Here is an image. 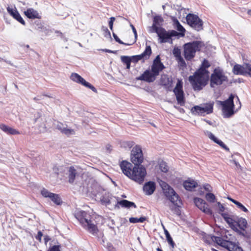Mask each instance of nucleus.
Returning <instances> with one entry per match:
<instances>
[{"label": "nucleus", "mask_w": 251, "mask_h": 251, "mask_svg": "<svg viewBox=\"0 0 251 251\" xmlns=\"http://www.w3.org/2000/svg\"><path fill=\"white\" fill-rule=\"evenodd\" d=\"M194 202L195 205L204 213L209 215L212 214L211 210L208 208V204L202 199L196 198L194 199Z\"/></svg>", "instance_id": "nucleus-15"}, {"label": "nucleus", "mask_w": 251, "mask_h": 251, "mask_svg": "<svg viewBox=\"0 0 251 251\" xmlns=\"http://www.w3.org/2000/svg\"><path fill=\"white\" fill-rule=\"evenodd\" d=\"M186 19L188 24L195 30L200 31L202 29L203 22L197 15L189 14Z\"/></svg>", "instance_id": "nucleus-10"}, {"label": "nucleus", "mask_w": 251, "mask_h": 251, "mask_svg": "<svg viewBox=\"0 0 251 251\" xmlns=\"http://www.w3.org/2000/svg\"><path fill=\"white\" fill-rule=\"evenodd\" d=\"M227 81L228 78L223 70L219 68L214 70L210 79V85L211 87L214 88Z\"/></svg>", "instance_id": "nucleus-6"}, {"label": "nucleus", "mask_w": 251, "mask_h": 251, "mask_svg": "<svg viewBox=\"0 0 251 251\" xmlns=\"http://www.w3.org/2000/svg\"><path fill=\"white\" fill-rule=\"evenodd\" d=\"M165 68L164 64L161 62L159 55H157L153 61L152 65L151 66V71L155 75H159V73Z\"/></svg>", "instance_id": "nucleus-14"}, {"label": "nucleus", "mask_w": 251, "mask_h": 251, "mask_svg": "<svg viewBox=\"0 0 251 251\" xmlns=\"http://www.w3.org/2000/svg\"><path fill=\"white\" fill-rule=\"evenodd\" d=\"M130 26L132 29V31L134 33V36H135V39H137V31H136V30L135 28V27L132 25V24H130Z\"/></svg>", "instance_id": "nucleus-54"}, {"label": "nucleus", "mask_w": 251, "mask_h": 251, "mask_svg": "<svg viewBox=\"0 0 251 251\" xmlns=\"http://www.w3.org/2000/svg\"><path fill=\"white\" fill-rule=\"evenodd\" d=\"M169 84V78H164V85L166 86V85H168Z\"/></svg>", "instance_id": "nucleus-58"}, {"label": "nucleus", "mask_w": 251, "mask_h": 251, "mask_svg": "<svg viewBox=\"0 0 251 251\" xmlns=\"http://www.w3.org/2000/svg\"><path fill=\"white\" fill-rule=\"evenodd\" d=\"M151 49L150 46H147L144 52L139 55L132 56L131 57L132 62L136 63L138 61L143 59H148L151 54Z\"/></svg>", "instance_id": "nucleus-17"}, {"label": "nucleus", "mask_w": 251, "mask_h": 251, "mask_svg": "<svg viewBox=\"0 0 251 251\" xmlns=\"http://www.w3.org/2000/svg\"><path fill=\"white\" fill-rule=\"evenodd\" d=\"M43 236V233L41 231H39L38 232L37 235L35 236V238L38 240L40 242H41L42 237Z\"/></svg>", "instance_id": "nucleus-49"}, {"label": "nucleus", "mask_w": 251, "mask_h": 251, "mask_svg": "<svg viewBox=\"0 0 251 251\" xmlns=\"http://www.w3.org/2000/svg\"><path fill=\"white\" fill-rule=\"evenodd\" d=\"M77 174V171L74 167H70L69 168L68 176V181L70 183H73L74 182Z\"/></svg>", "instance_id": "nucleus-26"}, {"label": "nucleus", "mask_w": 251, "mask_h": 251, "mask_svg": "<svg viewBox=\"0 0 251 251\" xmlns=\"http://www.w3.org/2000/svg\"><path fill=\"white\" fill-rule=\"evenodd\" d=\"M155 189V184L154 182L149 181L146 183L143 186V191L147 195H151Z\"/></svg>", "instance_id": "nucleus-21"}, {"label": "nucleus", "mask_w": 251, "mask_h": 251, "mask_svg": "<svg viewBox=\"0 0 251 251\" xmlns=\"http://www.w3.org/2000/svg\"><path fill=\"white\" fill-rule=\"evenodd\" d=\"M210 66L209 62L204 59L200 68L189 77V80L195 91L201 90L206 85L209 78V72L206 69Z\"/></svg>", "instance_id": "nucleus-1"}, {"label": "nucleus", "mask_w": 251, "mask_h": 251, "mask_svg": "<svg viewBox=\"0 0 251 251\" xmlns=\"http://www.w3.org/2000/svg\"><path fill=\"white\" fill-rule=\"evenodd\" d=\"M44 239L45 244L47 245L48 242L50 240V238L48 235H45Z\"/></svg>", "instance_id": "nucleus-56"}, {"label": "nucleus", "mask_w": 251, "mask_h": 251, "mask_svg": "<svg viewBox=\"0 0 251 251\" xmlns=\"http://www.w3.org/2000/svg\"><path fill=\"white\" fill-rule=\"evenodd\" d=\"M217 204L219 208V213L223 212L225 210L224 206L220 202H217Z\"/></svg>", "instance_id": "nucleus-53"}, {"label": "nucleus", "mask_w": 251, "mask_h": 251, "mask_svg": "<svg viewBox=\"0 0 251 251\" xmlns=\"http://www.w3.org/2000/svg\"><path fill=\"white\" fill-rule=\"evenodd\" d=\"M246 70L245 76H249L251 77V64L245 63Z\"/></svg>", "instance_id": "nucleus-40"}, {"label": "nucleus", "mask_w": 251, "mask_h": 251, "mask_svg": "<svg viewBox=\"0 0 251 251\" xmlns=\"http://www.w3.org/2000/svg\"><path fill=\"white\" fill-rule=\"evenodd\" d=\"M153 32L157 34L161 43H169L172 44L173 43L172 38L178 35V32L174 30L167 31L164 28H159Z\"/></svg>", "instance_id": "nucleus-7"}, {"label": "nucleus", "mask_w": 251, "mask_h": 251, "mask_svg": "<svg viewBox=\"0 0 251 251\" xmlns=\"http://www.w3.org/2000/svg\"><path fill=\"white\" fill-rule=\"evenodd\" d=\"M106 52H112V51L109 50H107V49H105L104 50Z\"/></svg>", "instance_id": "nucleus-62"}, {"label": "nucleus", "mask_w": 251, "mask_h": 251, "mask_svg": "<svg viewBox=\"0 0 251 251\" xmlns=\"http://www.w3.org/2000/svg\"><path fill=\"white\" fill-rule=\"evenodd\" d=\"M173 53L176 58L181 57V50L178 47H175L173 50Z\"/></svg>", "instance_id": "nucleus-41"}, {"label": "nucleus", "mask_w": 251, "mask_h": 251, "mask_svg": "<svg viewBox=\"0 0 251 251\" xmlns=\"http://www.w3.org/2000/svg\"><path fill=\"white\" fill-rule=\"evenodd\" d=\"M70 78L73 81H75L77 83L82 84V85L90 88L93 92L97 93V89L90 83L87 82L83 78H82L80 75L76 73H72L70 76Z\"/></svg>", "instance_id": "nucleus-12"}, {"label": "nucleus", "mask_w": 251, "mask_h": 251, "mask_svg": "<svg viewBox=\"0 0 251 251\" xmlns=\"http://www.w3.org/2000/svg\"><path fill=\"white\" fill-rule=\"evenodd\" d=\"M213 102L201 104L200 105L194 106L191 111L193 115L204 116L205 114L213 112Z\"/></svg>", "instance_id": "nucleus-8"}, {"label": "nucleus", "mask_w": 251, "mask_h": 251, "mask_svg": "<svg viewBox=\"0 0 251 251\" xmlns=\"http://www.w3.org/2000/svg\"><path fill=\"white\" fill-rule=\"evenodd\" d=\"M223 218L225 221L228 224L230 227L233 228L237 226L236 221L232 218L227 213H221Z\"/></svg>", "instance_id": "nucleus-25"}, {"label": "nucleus", "mask_w": 251, "mask_h": 251, "mask_svg": "<svg viewBox=\"0 0 251 251\" xmlns=\"http://www.w3.org/2000/svg\"><path fill=\"white\" fill-rule=\"evenodd\" d=\"M234 96L231 94L227 100L222 102L223 115L224 118H229L234 114Z\"/></svg>", "instance_id": "nucleus-9"}, {"label": "nucleus", "mask_w": 251, "mask_h": 251, "mask_svg": "<svg viewBox=\"0 0 251 251\" xmlns=\"http://www.w3.org/2000/svg\"><path fill=\"white\" fill-rule=\"evenodd\" d=\"M39 100H40L39 99H38V98H36V97H35V98H34V100H35V101Z\"/></svg>", "instance_id": "nucleus-63"}, {"label": "nucleus", "mask_w": 251, "mask_h": 251, "mask_svg": "<svg viewBox=\"0 0 251 251\" xmlns=\"http://www.w3.org/2000/svg\"><path fill=\"white\" fill-rule=\"evenodd\" d=\"M241 210L245 212H247L248 211V209L240 202H239L236 205Z\"/></svg>", "instance_id": "nucleus-46"}, {"label": "nucleus", "mask_w": 251, "mask_h": 251, "mask_svg": "<svg viewBox=\"0 0 251 251\" xmlns=\"http://www.w3.org/2000/svg\"><path fill=\"white\" fill-rule=\"evenodd\" d=\"M230 162V163L234 164L237 168L240 167L239 163L235 160H231Z\"/></svg>", "instance_id": "nucleus-55"}, {"label": "nucleus", "mask_w": 251, "mask_h": 251, "mask_svg": "<svg viewBox=\"0 0 251 251\" xmlns=\"http://www.w3.org/2000/svg\"><path fill=\"white\" fill-rule=\"evenodd\" d=\"M123 173L130 179L141 184L147 175L146 168L142 165H133L126 161H123L120 164Z\"/></svg>", "instance_id": "nucleus-2"}, {"label": "nucleus", "mask_w": 251, "mask_h": 251, "mask_svg": "<svg viewBox=\"0 0 251 251\" xmlns=\"http://www.w3.org/2000/svg\"><path fill=\"white\" fill-rule=\"evenodd\" d=\"M205 199L208 202H214L216 197L213 193L208 192L205 195Z\"/></svg>", "instance_id": "nucleus-38"}, {"label": "nucleus", "mask_w": 251, "mask_h": 251, "mask_svg": "<svg viewBox=\"0 0 251 251\" xmlns=\"http://www.w3.org/2000/svg\"><path fill=\"white\" fill-rule=\"evenodd\" d=\"M237 225L240 227V229L245 231V228L247 227V220L244 218H239L238 219V221H236Z\"/></svg>", "instance_id": "nucleus-33"}, {"label": "nucleus", "mask_w": 251, "mask_h": 251, "mask_svg": "<svg viewBox=\"0 0 251 251\" xmlns=\"http://www.w3.org/2000/svg\"><path fill=\"white\" fill-rule=\"evenodd\" d=\"M203 239L205 242L208 244H210L212 242H214L216 243H222L221 242L222 241V240L221 239V238H220L219 237L211 236L209 235H205L203 236Z\"/></svg>", "instance_id": "nucleus-28"}, {"label": "nucleus", "mask_w": 251, "mask_h": 251, "mask_svg": "<svg viewBox=\"0 0 251 251\" xmlns=\"http://www.w3.org/2000/svg\"><path fill=\"white\" fill-rule=\"evenodd\" d=\"M115 20V17H112L110 18V21L109 22V26L110 30H113V23Z\"/></svg>", "instance_id": "nucleus-47"}, {"label": "nucleus", "mask_w": 251, "mask_h": 251, "mask_svg": "<svg viewBox=\"0 0 251 251\" xmlns=\"http://www.w3.org/2000/svg\"><path fill=\"white\" fill-rule=\"evenodd\" d=\"M103 31H104V32H105L104 36L106 37H111V33H110V31L108 30V29H107V28L103 26Z\"/></svg>", "instance_id": "nucleus-48"}, {"label": "nucleus", "mask_w": 251, "mask_h": 251, "mask_svg": "<svg viewBox=\"0 0 251 251\" xmlns=\"http://www.w3.org/2000/svg\"><path fill=\"white\" fill-rule=\"evenodd\" d=\"M236 99L237 101L239 102V108H240L241 107V103H240V102L239 101V98L237 96H236Z\"/></svg>", "instance_id": "nucleus-59"}, {"label": "nucleus", "mask_w": 251, "mask_h": 251, "mask_svg": "<svg viewBox=\"0 0 251 251\" xmlns=\"http://www.w3.org/2000/svg\"><path fill=\"white\" fill-rule=\"evenodd\" d=\"M54 127L60 131V132L67 136L74 135L75 132L74 129L68 128L67 126L59 122H55L54 124Z\"/></svg>", "instance_id": "nucleus-18"}, {"label": "nucleus", "mask_w": 251, "mask_h": 251, "mask_svg": "<svg viewBox=\"0 0 251 251\" xmlns=\"http://www.w3.org/2000/svg\"><path fill=\"white\" fill-rule=\"evenodd\" d=\"M48 251H59V246L57 245L53 246Z\"/></svg>", "instance_id": "nucleus-52"}, {"label": "nucleus", "mask_w": 251, "mask_h": 251, "mask_svg": "<svg viewBox=\"0 0 251 251\" xmlns=\"http://www.w3.org/2000/svg\"><path fill=\"white\" fill-rule=\"evenodd\" d=\"M182 87L181 82L178 81L174 90L177 102L180 105H183L185 103L184 93L182 90Z\"/></svg>", "instance_id": "nucleus-13"}, {"label": "nucleus", "mask_w": 251, "mask_h": 251, "mask_svg": "<svg viewBox=\"0 0 251 251\" xmlns=\"http://www.w3.org/2000/svg\"><path fill=\"white\" fill-rule=\"evenodd\" d=\"M41 193L44 197L49 198H50V197H51V195L53 194L52 193L49 192L48 190H47L46 189H45V188H43L42 190Z\"/></svg>", "instance_id": "nucleus-42"}, {"label": "nucleus", "mask_w": 251, "mask_h": 251, "mask_svg": "<svg viewBox=\"0 0 251 251\" xmlns=\"http://www.w3.org/2000/svg\"><path fill=\"white\" fill-rule=\"evenodd\" d=\"M176 60L178 62L179 65L182 67L186 66V63L182 56L176 58Z\"/></svg>", "instance_id": "nucleus-45"}, {"label": "nucleus", "mask_w": 251, "mask_h": 251, "mask_svg": "<svg viewBox=\"0 0 251 251\" xmlns=\"http://www.w3.org/2000/svg\"><path fill=\"white\" fill-rule=\"evenodd\" d=\"M173 22L175 28L179 32V33H178V35H180L181 37H183L185 35V28L182 26V25L180 24L177 20L175 19Z\"/></svg>", "instance_id": "nucleus-29"}, {"label": "nucleus", "mask_w": 251, "mask_h": 251, "mask_svg": "<svg viewBox=\"0 0 251 251\" xmlns=\"http://www.w3.org/2000/svg\"><path fill=\"white\" fill-rule=\"evenodd\" d=\"M156 250H157V251H163L161 249H160L159 248H157Z\"/></svg>", "instance_id": "nucleus-64"}, {"label": "nucleus", "mask_w": 251, "mask_h": 251, "mask_svg": "<svg viewBox=\"0 0 251 251\" xmlns=\"http://www.w3.org/2000/svg\"><path fill=\"white\" fill-rule=\"evenodd\" d=\"M0 128L7 134L16 135L20 134V132L16 129L4 124H0Z\"/></svg>", "instance_id": "nucleus-24"}, {"label": "nucleus", "mask_w": 251, "mask_h": 251, "mask_svg": "<svg viewBox=\"0 0 251 251\" xmlns=\"http://www.w3.org/2000/svg\"><path fill=\"white\" fill-rule=\"evenodd\" d=\"M7 10L8 12L17 21L21 23L23 25H25V22L24 20L23 19L18 11L17 10L16 8L13 9L9 7L7 8Z\"/></svg>", "instance_id": "nucleus-22"}, {"label": "nucleus", "mask_w": 251, "mask_h": 251, "mask_svg": "<svg viewBox=\"0 0 251 251\" xmlns=\"http://www.w3.org/2000/svg\"><path fill=\"white\" fill-rule=\"evenodd\" d=\"M147 220L146 217H141L139 218L136 217H131L129 221L131 223H143Z\"/></svg>", "instance_id": "nucleus-37"}, {"label": "nucleus", "mask_w": 251, "mask_h": 251, "mask_svg": "<svg viewBox=\"0 0 251 251\" xmlns=\"http://www.w3.org/2000/svg\"><path fill=\"white\" fill-rule=\"evenodd\" d=\"M50 199L57 205H60L62 203L61 199L58 194L53 193Z\"/></svg>", "instance_id": "nucleus-35"}, {"label": "nucleus", "mask_w": 251, "mask_h": 251, "mask_svg": "<svg viewBox=\"0 0 251 251\" xmlns=\"http://www.w3.org/2000/svg\"><path fill=\"white\" fill-rule=\"evenodd\" d=\"M156 77V75L149 70H146L140 76L136 78V80L144 81L149 83L153 82Z\"/></svg>", "instance_id": "nucleus-16"}, {"label": "nucleus", "mask_w": 251, "mask_h": 251, "mask_svg": "<svg viewBox=\"0 0 251 251\" xmlns=\"http://www.w3.org/2000/svg\"><path fill=\"white\" fill-rule=\"evenodd\" d=\"M163 228L167 242L171 246V247L174 248L175 246V243L173 241V239L171 237L168 231L165 229L164 227H163Z\"/></svg>", "instance_id": "nucleus-34"}, {"label": "nucleus", "mask_w": 251, "mask_h": 251, "mask_svg": "<svg viewBox=\"0 0 251 251\" xmlns=\"http://www.w3.org/2000/svg\"><path fill=\"white\" fill-rule=\"evenodd\" d=\"M24 13L29 19H39L40 18L38 12L33 8H28L26 11H25Z\"/></svg>", "instance_id": "nucleus-27"}, {"label": "nucleus", "mask_w": 251, "mask_h": 251, "mask_svg": "<svg viewBox=\"0 0 251 251\" xmlns=\"http://www.w3.org/2000/svg\"><path fill=\"white\" fill-rule=\"evenodd\" d=\"M111 223V225H110V224H109V226L110 227V228L113 230L114 229V227L113 226L114 225V222L113 220H111L110 221Z\"/></svg>", "instance_id": "nucleus-57"}, {"label": "nucleus", "mask_w": 251, "mask_h": 251, "mask_svg": "<svg viewBox=\"0 0 251 251\" xmlns=\"http://www.w3.org/2000/svg\"><path fill=\"white\" fill-rule=\"evenodd\" d=\"M75 218L89 232L96 235L98 231V228L93 221L91 220L90 215L83 211H78L75 214Z\"/></svg>", "instance_id": "nucleus-4"}, {"label": "nucleus", "mask_w": 251, "mask_h": 251, "mask_svg": "<svg viewBox=\"0 0 251 251\" xmlns=\"http://www.w3.org/2000/svg\"><path fill=\"white\" fill-rule=\"evenodd\" d=\"M202 43L199 41H193L183 45L184 56L187 60H191L195 56L197 51H199Z\"/></svg>", "instance_id": "nucleus-5"}, {"label": "nucleus", "mask_w": 251, "mask_h": 251, "mask_svg": "<svg viewBox=\"0 0 251 251\" xmlns=\"http://www.w3.org/2000/svg\"><path fill=\"white\" fill-rule=\"evenodd\" d=\"M248 14L251 16V9L248 11Z\"/></svg>", "instance_id": "nucleus-61"}, {"label": "nucleus", "mask_w": 251, "mask_h": 251, "mask_svg": "<svg viewBox=\"0 0 251 251\" xmlns=\"http://www.w3.org/2000/svg\"><path fill=\"white\" fill-rule=\"evenodd\" d=\"M121 60L126 64V68L129 69L130 67V63L132 61L131 57L127 56H121Z\"/></svg>", "instance_id": "nucleus-36"}, {"label": "nucleus", "mask_w": 251, "mask_h": 251, "mask_svg": "<svg viewBox=\"0 0 251 251\" xmlns=\"http://www.w3.org/2000/svg\"><path fill=\"white\" fill-rule=\"evenodd\" d=\"M159 168L161 171L164 173H166L169 169L167 163L164 161H162L159 163Z\"/></svg>", "instance_id": "nucleus-39"}, {"label": "nucleus", "mask_w": 251, "mask_h": 251, "mask_svg": "<svg viewBox=\"0 0 251 251\" xmlns=\"http://www.w3.org/2000/svg\"><path fill=\"white\" fill-rule=\"evenodd\" d=\"M225 246H228L227 245H228V248L227 250L229 251H243V249L238 246L236 243H235L234 244H231L230 242H224L223 243Z\"/></svg>", "instance_id": "nucleus-31"}, {"label": "nucleus", "mask_w": 251, "mask_h": 251, "mask_svg": "<svg viewBox=\"0 0 251 251\" xmlns=\"http://www.w3.org/2000/svg\"><path fill=\"white\" fill-rule=\"evenodd\" d=\"M233 203H234L235 204L237 205V203L239 202V201L234 200L232 201Z\"/></svg>", "instance_id": "nucleus-60"}, {"label": "nucleus", "mask_w": 251, "mask_h": 251, "mask_svg": "<svg viewBox=\"0 0 251 251\" xmlns=\"http://www.w3.org/2000/svg\"><path fill=\"white\" fill-rule=\"evenodd\" d=\"M118 204L121 205L123 207L126 208H130L131 207H133L134 208L136 207V204L131 201H129L127 200H123L120 201H118Z\"/></svg>", "instance_id": "nucleus-32"}, {"label": "nucleus", "mask_w": 251, "mask_h": 251, "mask_svg": "<svg viewBox=\"0 0 251 251\" xmlns=\"http://www.w3.org/2000/svg\"><path fill=\"white\" fill-rule=\"evenodd\" d=\"M160 185L162 188L163 193L168 200L172 203L169 204L170 210L177 215H180V211L178 207L182 204L179 196L174 190L168 184L164 181H161Z\"/></svg>", "instance_id": "nucleus-3"}, {"label": "nucleus", "mask_w": 251, "mask_h": 251, "mask_svg": "<svg viewBox=\"0 0 251 251\" xmlns=\"http://www.w3.org/2000/svg\"><path fill=\"white\" fill-rule=\"evenodd\" d=\"M215 143L218 144L220 147H221L224 149L226 150L227 151H229V148L221 140L218 139L216 141H215Z\"/></svg>", "instance_id": "nucleus-44"}, {"label": "nucleus", "mask_w": 251, "mask_h": 251, "mask_svg": "<svg viewBox=\"0 0 251 251\" xmlns=\"http://www.w3.org/2000/svg\"><path fill=\"white\" fill-rule=\"evenodd\" d=\"M183 186L187 190L191 191L196 187L197 183L193 180L188 179L184 182Z\"/></svg>", "instance_id": "nucleus-30"}, {"label": "nucleus", "mask_w": 251, "mask_h": 251, "mask_svg": "<svg viewBox=\"0 0 251 251\" xmlns=\"http://www.w3.org/2000/svg\"><path fill=\"white\" fill-rule=\"evenodd\" d=\"M131 161L135 165H141L143 161V155L140 146H136L132 149Z\"/></svg>", "instance_id": "nucleus-11"}, {"label": "nucleus", "mask_w": 251, "mask_h": 251, "mask_svg": "<svg viewBox=\"0 0 251 251\" xmlns=\"http://www.w3.org/2000/svg\"><path fill=\"white\" fill-rule=\"evenodd\" d=\"M163 19L159 15H156L154 17L153 20V24L151 27L150 32H153V31L159 29V28H162L161 27H159L158 26H160L162 25V23L163 22Z\"/></svg>", "instance_id": "nucleus-19"}, {"label": "nucleus", "mask_w": 251, "mask_h": 251, "mask_svg": "<svg viewBox=\"0 0 251 251\" xmlns=\"http://www.w3.org/2000/svg\"><path fill=\"white\" fill-rule=\"evenodd\" d=\"M245 63L243 65L236 64L234 66L232 72L236 75H242L245 76L246 70Z\"/></svg>", "instance_id": "nucleus-23"}, {"label": "nucleus", "mask_w": 251, "mask_h": 251, "mask_svg": "<svg viewBox=\"0 0 251 251\" xmlns=\"http://www.w3.org/2000/svg\"><path fill=\"white\" fill-rule=\"evenodd\" d=\"M228 235H229V236H228L227 235H226L222 237H219L220 238H221V239L222 240V241H221V242L222 243H217V244L218 245L227 249L228 248L229 246L228 245V246H225L224 244H223V243H224V242H229V243L230 242L231 244H234L236 243V240L234 236H232L230 234H228Z\"/></svg>", "instance_id": "nucleus-20"}, {"label": "nucleus", "mask_w": 251, "mask_h": 251, "mask_svg": "<svg viewBox=\"0 0 251 251\" xmlns=\"http://www.w3.org/2000/svg\"><path fill=\"white\" fill-rule=\"evenodd\" d=\"M204 134L214 142L215 141H216V140L218 139V138H217L211 132L209 131H205Z\"/></svg>", "instance_id": "nucleus-43"}, {"label": "nucleus", "mask_w": 251, "mask_h": 251, "mask_svg": "<svg viewBox=\"0 0 251 251\" xmlns=\"http://www.w3.org/2000/svg\"><path fill=\"white\" fill-rule=\"evenodd\" d=\"M113 37L114 38V39L115 40V41L116 42H117L118 43H119V44H124V43L118 38V37L117 36V35L115 33H113Z\"/></svg>", "instance_id": "nucleus-50"}, {"label": "nucleus", "mask_w": 251, "mask_h": 251, "mask_svg": "<svg viewBox=\"0 0 251 251\" xmlns=\"http://www.w3.org/2000/svg\"><path fill=\"white\" fill-rule=\"evenodd\" d=\"M203 188L207 191H208V192H210L211 191H212V188L211 187V186L208 184H205L203 185Z\"/></svg>", "instance_id": "nucleus-51"}]
</instances>
